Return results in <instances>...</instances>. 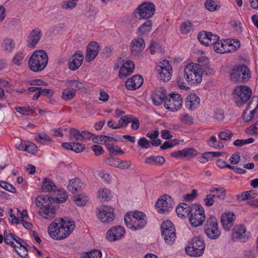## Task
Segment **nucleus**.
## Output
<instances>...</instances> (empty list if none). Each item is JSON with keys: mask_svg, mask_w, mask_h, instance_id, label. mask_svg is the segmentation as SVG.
Returning a JSON list of instances; mask_svg holds the SVG:
<instances>
[{"mask_svg": "<svg viewBox=\"0 0 258 258\" xmlns=\"http://www.w3.org/2000/svg\"><path fill=\"white\" fill-rule=\"evenodd\" d=\"M106 139H107V140H113L114 142H116L117 141V140L113 137H110L108 136H103V135H100V136H96L92 138V141L94 143H100L101 142H103Z\"/></svg>", "mask_w": 258, "mask_h": 258, "instance_id": "48", "label": "nucleus"}, {"mask_svg": "<svg viewBox=\"0 0 258 258\" xmlns=\"http://www.w3.org/2000/svg\"><path fill=\"white\" fill-rule=\"evenodd\" d=\"M162 236L165 242L169 245L174 243L176 237L175 229L171 221L167 220L161 225Z\"/></svg>", "mask_w": 258, "mask_h": 258, "instance_id": "9", "label": "nucleus"}, {"mask_svg": "<svg viewBox=\"0 0 258 258\" xmlns=\"http://www.w3.org/2000/svg\"><path fill=\"white\" fill-rule=\"evenodd\" d=\"M98 197L102 201H107L111 197V192L109 189L103 188L98 191Z\"/></svg>", "mask_w": 258, "mask_h": 258, "instance_id": "43", "label": "nucleus"}, {"mask_svg": "<svg viewBox=\"0 0 258 258\" xmlns=\"http://www.w3.org/2000/svg\"><path fill=\"white\" fill-rule=\"evenodd\" d=\"M205 6L207 10L213 12L216 10L217 5L213 0H207L205 3Z\"/></svg>", "mask_w": 258, "mask_h": 258, "instance_id": "56", "label": "nucleus"}, {"mask_svg": "<svg viewBox=\"0 0 258 258\" xmlns=\"http://www.w3.org/2000/svg\"><path fill=\"white\" fill-rule=\"evenodd\" d=\"M183 100L179 94L171 93L166 97L164 102L166 108L171 111H177L181 107Z\"/></svg>", "mask_w": 258, "mask_h": 258, "instance_id": "13", "label": "nucleus"}, {"mask_svg": "<svg viewBox=\"0 0 258 258\" xmlns=\"http://www.w3.org/2000/svg\"><path fill=\"white\" fill-rule=\"evenodd\" d=\"M135 69V64L132 61L125 62L120 68L118 76L120 78L123 79L130 75Z\"/></svg>", "mask_w": 258, "mask_h": 258, "instance_id": "22", "label": "nucleus"}, {"mask_svg": "<svg viewBox=\"0 0 258 258\" xmlns=\"http://www.w3.org/2000/svg\"><path fill=\"white\" fill-rule=\"evenodd\" d=\"M65 86L66 87L71 88L73 90L75 91L76 93L77 91L85 88V85L83 83L74 80L67 81L65 83Z\"/></svg>", "mask_w": 258, "mask_h": 258, "instance_id": "31", "label": "nucleus"}, {"mask_svg": "<svg viewBox=\"0 0 258 258\" xmlns=\"http://www.w3.org/2000/svg\"><path fill=\"white\" fill-rule=\"evenodd\" d=\"M125 233V230L122 227L114 226L107 231L106 238L110 241H116L122 238Z\"/></svg>", "mask_w": 258, "mask_h": 258, "instance_id": "17", "label": "nucleus"}, {"mask_svg": "<svg viewBox=\"0 0 258 258\" xmlns=\"http://www.w3.org/2000/svg\"><path fill=\"white\" fill-rule=\"evenodd\" d=\"M83 183L81 179L78 178H75L70 179L67 186L68 189L74 194L80 191L82 189Z\"/></svg>", "mask_w": 258, "mask_h": 258, "instance_id": "28", "label": "nucleus"}, {"mask_svg": "<svg viewBox=\"0 0 258 258\" xmlns=\"http://www.w3.org/2000/svg\"><path fill=\"white\" fill-rule=\"evenodd\" d=\"M235 219V215L232 213H225L222 215L221 218V222L226 230H229L233 226V223Z\"/></svg>", "mask_w": 258, "mask_h": 258, "instance_id": "26", "label": "nucleus"}, {"mask_svg": "<svg viewBox=\"0 0 258 258\" xmlns=\"http://www.w3.org/2000/svg\"><path fill=\"white\" fill-rule=\"evenodd\" d=\"M251 104V103H250L247 105L243 114V119L245 122H248L252 118L255 117L252 110H250Z\"/></svg>", "mask_w": 258, "mask_h": 258, "instance_id": "36", "label": "nucleus"}, {"mask_svg": "<svg viewBox=\"0 0 258 258\" xmlns=\"http://www.w3.org/2000/svg\"><path fill=\"white\" fill-rule=\"evenodd\" d=\"M159 72L158 78L163 82H167L171 79L172 70L162 69L157 70Z\"/></svg>", "mask_w": 258, "mask_h": 258, "instance_id": "32", "label": "nucleus"}, {"mask_svg": "<svg viewBox=\"0 0 258 258\" xmlns=\"http://www.w3.org/2000/svg\"><path fill=\"white\" fill-rule=\"evenodd\" d=\"M232 237L234 240H240L244 241L248 238L245 226L241 225L235 227Z\"/></svg>", "mask_w": 258, "mask_h": 258, "instance_id": "25", "label": "nucleus"}, {"mask_svg": "<svg viewBox=\"0 0 258 258\" xmlns=\"http://www.w3.org/2000/svg\"><path fill=\"white\" fill-rule=\"evenodd\" d=\"M182 156L183 157H186L189 159L193 158L194 157H196L198 154L197 151L194 149H184L182 150Z\"/></svg>", "mask_w": 258, "mask_h": 258, "instance_id": "44", "label": "nucleus"}, {"mask_svg": "<svg viewBox=\"0 0 258 258\" xmlns=\"http://www.w3.org/2000/svg\"><path fill=\"white\" fill-rule=\"evenodd\" d=\"M48 60V55L44 50H37L33 53L29 59V68L34 72L41 71L46 67Z\"/></svg>", "mask_w": 258, "mask_h": 258, "instance_id": "3", "label": "nucleus"}, {"mask_svg": "<svg viewBox=\"0 0 258 258\" xmlns=\"http://www.w3.org/2000/svg\"><path fill=\"white\" fill-rule=\"evenodd\" d=\"M77 6L76 1H66L61 3V8L64 9L72 10Z\"/></svg>", "mask_w": 258, "mask_h": 258, "instance_id": "52", "label": "nucleus"}, {"mask_svg": "<svg viewBox=\"0 0 258 258\" xmlns=\"http://www.w3.org/2000/svg\"><path fill=\"white\" fill-rule=\"evenodd\" d=\"M232 132L229 130H225L220 132L219 134V138L224 141L230 140L233 136Z\"/></svg>", "mask_w": 258, "mask_h": 258, "instance_id": "49", "label": "nucleus"}, {"mask_svg": "<svg viewBox=\"0 0 258 258\" xmlns=\"http://www.w3.org/2000/svg\"><path fill=\"white\" fill-rule=\"evenodd\" d=\"M81 132L76 128H71L69 131L70 139L71 140L76 141H81Z\"/></svg>", "mask_w": 258, "mask_h": 258, "instance_id": "42", "label": "nucleus"}, {"mask_svg": "<svg viewBox=\"0 0 258 258\" xmlns=\"http://www.w3.org/2000/svg\"><path fill=\"white\" fill-rule=\"evenodd\" d=\"M180 121L186 124H192L194 123L193 117L187 114H181L179 116Z\"/></svg>", "mask_w": 258, "mask_h": 258, "instance_id": "51", "label": "nucleus"}, {"mask_svg": "<svg viewBox=\"0 0 258 258\" xmlns=\"http://www.w3.org/2000/svg\"><path fill=\"white\" fill-rule=\"evenodd\" d=\"M100 46L98 43L95 41H92L87 47V53L86 60L90 62L93 60L97 55Z\"/></svg>", "mask_w": 258, "mask_h": 258, "instance_id": "18", "label": "nucleus"}, {"mask_svg": "<svg viewBox=\"0 0 258 258\" xmlns=\"http://www.w3.org/2000/svg\"><path fill=\"white\" fill-rule=\"evenodd\" d=\"M205 249L204 241L198 237L193 238L188 245L185 248L187 254L191 256H201L204 253Z\"/></svg>", "mask_w": 258, "mask_h": 258, "instance_id": "8", "label": "nucleus"}, {"mask_svg": "<svg viewBox=\"0 0 258 258\" xmlns=\"http://www.w3.org/2000/svg\"><path fill=\"white\" fill-rule=\"evenodd\" d=\"M25 54L22 52L16 53L12 58V61L14 64L17 66H20L22 64Z\"/></svg>", "mask_w": 258, "mask_h": 258, "instance_id": "45", "label": "nucleus"}, {"mask_svg": "<svg viewBox=\"0 0 258 258\" xmlns=\"http://www.w3.org/2000/svg\"><path fill=\"white\" fill-rule=\"evenodd\" d=\"M75 91L73 90L70 87L66 88L62 92L61 98L66 101L71 100L76 96Z\"/></svg>", "mask_w": 258, "mask_h": 258, "instance_id": "38", "label": "nucleus"}, {"mask_svg": "<svg viewBox=\"0 0 258 258\" xmlns=\"http://www.w3.org/2000/svg\"><path fill=\"white\" fill-rule=\"evenodd\" d=\"M72 57V59L69 61V67L70 70L75 71L82 65L84 59V55L81 51H77Z\"/></svg>", "mask_w": 258, "mask_h": 258, "instance_id": "19", "label": "nucleus"}, {"mask_svg": "<svg viewBox=\"0 0 258 258\" xmlns=\"http://www.w3.org/2000/svg\"><path fill=\"white\" fill-rule=\"evenodd\" d=\"M145 41L141 38L134 39L132 42L131 53L134 56H138L144 49Z\"/></svg>", "mask_w": 258, "mask_h": 258, "instance_id": "21", "label": "nucleus"}, {"mask_svg": "<svg viewBox=\"0 0 258 258\" xmlns=\"http://www.w3.org/2000/svg\"><path fill=\"white\" fill-rule=\"evenodd\" d=\"M139 146L143 149H148L150 146V142L145 137H142L138 141Z\"/></svg>", "mask_w": 258, "mask_h": 258, "instance_id": "62", "label": "nucleus"}, {"mask_svg": "<svg viewBox=\"0 0 258 258\" xmlns=\"http://www.w3.org/2000/svg\"><path fill=\"white\" fill-rule=\"evenodd\" d=\"M250 77V71L245 64L236 65L229 72L230 80L234 83H246Z\"/></svg>", "mask_w": 258, "mask_h": 258, "instance_id": "5", "label": "nucleus"}, {"mask_svg": "<svg viewBox=\"0 0 258 258\" xmlns=\"http://www.w3.org/2000/svg\"><path fill=\"white\" fill-rule=\"evenodd\" d=\"M207 37V41L206 42V45H214L217 41L219 40V37L217 35H214L213 33L210 32L208 34Z\"/></svg>", "mask_w": 258, "mask_h": 258, "instance_id": "53", "label": "nucleus"}, {"mask_svg": "<svg viewBox=\"0 0 258 258\" xmlns=\"http://www.w3.org/2000/svg\"><path fill=\"white\" fill-rule=\"evenodd\" d=\"M42 36V32L39 28L33 29L28 36L27 45L28 47L34 48L39 43Z\"/></svg>", "mask_w": 258, "mask_h": 258, "instance_id": "16", "label": "nucleus"}, {"mask_svg": "<svg viewBox=\"0 0 258 258\" xmlns=\"http://www.w3.org/2000/svg\"><path fill=\"white\" fill-rule=\"evenodd\" d=\"M0 186L11 192L15 193L16 192V188L13 185L8 182L0 181Z\"/></svg>", "mask_w": 258, "mask_h": 258, "instance_id": "58", "label": "nucleus"}, {"mask_svg": "<svg viewBox=\"0 0 258 258\" xmlns=\"http://www.w3.org/2000/svg\"><path fill=\"white\" fill-rule=\"evenodd\" d=\"M4 45L5 49L9 52L12 51L15 46L13 40L11 39H7L5 40Z\"/></svg>", "mask_w": 258, "mask_h": 258, "instance_id": "61", "label": "nucleus"}, {"mask_svg": "<svg viewBox=\"0 0 258 258\" xmlns=\"http://www.w3.org/2000/svg\"><path fill=\"white\" fill-rule=\"evenodd\" d=\"M129 123H132L131 128L134 131H137L139 129L140 125V122L139 119L135 117L133 115H130Z\"/></svg>", "mask_w": 258, "mask_h": 258, "instance_id": "57", "label": "nucleus"}, {"mask_svg": "<svg viewBox=\"0 0 258 258\" xmlns=\"http://www.w3.org/2000/svg\"><path fill=\"white\" fill-rule=\"evenodd\" d=\"M252 92L247 86H237L233 91V97L236 104L240 106L251 97Z\"/></svg>", "mask_w": 258, "mask_h": 258, "instance_id": "7", "label": "nucleus"}, {"mask_svg": "<svg viewBox=\"0 0 258 258\" xmlns=\"http://www.w3.org/2000/svg\"><path fill=\"white\" fill-rule=\"evenodd\" d=\"M192 211V206L190 207L185 203H181L176 209L178 216L181 218L189 217Z\"/></svg>", "mask_w": 258, "mask_h": 258, "instance_id": "27", "label": "nucleus"}, {"mask_svg": "<svg viewBox=\"0 0 258 258\" xmlns=\"http://www.w3.org/2000/svg\"><path fill=\"white\" fill-rule=\"evenodd\" d=\"M204 230L206 235L212 239L218 238L221 234L218 227V220L214 216H211L207 220L204 225Z\"/></svg>", "mask_w": 258, "mask_h": 258, "instance_id": "10", "label": "nucleus"}, {"mask_svg": "<svg viewBox=\"0 0 258 258\" xmlns=\"http://www.w3.org/2000/svg\"><path fill=\"white\" fill-rule=\"evenodd\" d=\"M153 23L151 20H148L144 22L138 28V31L141 35H145L150 32L152 28Z\"/></svg>", "mask_w": 258, "mask_h": 258, "instance_id": "34", "label": "nucleus"}, {"mask_svg": "<svg viewBox=\"0 0 258 258\" xmlns=\"http://www.w3.org/2000/svg\"><path fill=\"white\" fill-rule=\"evenodd\" d=\"M35 139L40 144L42 145L47 144L51 142L50 138L46 134L40 133L35 137Z\"/></svg>", "mask_w": 258, "mask_h": 258, "instance_id": "40", "label": "nucleus"}, {"mask_svg": "<svg viewBox=\"0 0 258 258\" xmlns=\"http://www.w3.org/2000/svg\"><path fill=\"white\" fill-rule=\"evenodd\" d=\"M143 83V78L139 75H135L128 79L125 82V87L130 90L139 88Z\"/></svg>", "mask_w": 258, "mask_h": 258, "instance_id": "20", "label": "nucleus"}, {"mask_svg": "<svg viewBox=\"0 0 258 258\" xmlns=\"http://www.w3.org/2000/svg\"><path fill=\"white\" fill-rule=\"evenodd\" d=\"M74 222L69 218L56 219L48 227V233L51 237L62 239L67 237L74 230Z\"/></svg>", "mask_w": 258, "mask_h": 258, "instance_id": "2", "label": "nucleus"}, {"mask_svg": "<svg viewBox=\"0 0 258 258\" xmlns=\"http://www.w3.org/2000/svg\"><path fill=\"white\" fill-rule=\"evenodd\" d=\"M42 188L44 191H54L56 187L53 182L48 178H44L42 183Z\"/></svg>", "mask_w": 258, "mask_h": 258, "instance_id": "37", "label": "nucleus"}, {"mask_svg": "<svg viewBox=\"0 0 258 258\" xmlns=\"http://www.w3.org/2000/svg\"><path fill=\"white\" fill-rule=\"evenodd\" d=\"M150 52L152 54H154L156 52H162V49L159 44L156 42L152 41L150 46Z\"/></svg>", "mask_w": 258, "mask_h": 258, "instance_id": "55", "label": "nucleus"}, {"mask_svg": "<svg viewBox=\"0 0 258 258\" xmlns=\"http://www.w3.org/2000/svg\"><path fill=\"white\" fill-rule=\"evenodd\" d=\"M132 216V218L128 213H126L124 216V221L128 228L137 230L144 228L146 225V216L144 213L136 211Z\"/></svg>", "mask_w": 258, "mask_h": 258, "instance_id": "6", "label": "nucleus"}, {"mask_svg": "<svg viewBox=\"0 0 258 258\" xmlns=\"http://www.w3.org/2000/svg\"><path fill=\"white\" fill-rule=\"evenodd\" d=\"M58 197L53 198L48 196H40L35 199L36 206L40 208L39 214L46 219H51L55 215V204L64 203L67 199V195L64 190L58 191Z\"/></svg>", "mask_w": 258, "mask_h": 258, "instance_id": "1", "label": "nucleus"}, {"mask_svg": "<svg viewBox=\"0 0 258 258\" xmlns=\"http://www.w3.org/2000/svg\"><path fill=\"white\" fill-rule=\"evenodd\" d=\"M173 204L174 203L171 197L165 195L161 196L158 199L155 206L159 213H163L171 211Z\"/></svg>", "mask_w": 258, "mask_h": 258, "instance_id": "15", "label": "nucleus"}, {"mask_svg": "<svg viewBox=\"0 0 258 258\" xmlns=\"http://www.w3.org/2000/svg\"><path fill=\"white\" fill-rule=\"evenodd\" d=\"M208 143L210 146L216 149H221L223 147V145L218 141L216 137L214 136L210 137Z\"/></svg>", "mask_w": 258, "mask_h": 258, "instance_id": "47", "label": "nucleus"}, {"mask_svg": "<svg viewBox=\"0 0 258 258\" xmlns=\"http://www.w3.org/2000/svg\"><path fill=\"white\" fill-rule=\"evenodd\" d=\"M97 216L102 223L111 222L115 218L114 209L110 206L102 205L97 209Z\"/></svg>", "mask_w": 258, "mask_h": 258, "instance_id": "14", "label": "nucleus"}, {"mask_svg": "<svg viewBox=\"0 0 258 258\" xmlns=\"http://www.w3.org/2000/svg\"><path fill=\"white\" fill-rule=\"evenodd\" d=\"M35 108L30 106L28 107H16L15 110L20 113L25 115H31L35 112Z\"/></svg>", "mask_w": 258, "mask_h": 258, "instance_id": "39", "label": "nucleus"}, {"mask_svg": "<svg viewBox=\"0 0 258 258\" xmlns=\"http://www.w3.org/2000/svg\"><path fill=\"white\" fill-rule=\"evenodd\" d=\"M130 119V115H125L122 116L118 120V123L117 126L119 128L126 126L129 123Z\"/></svg>", "mask_w": 258, "mask_h": 258, "instance_id": "60", "label": "nucleus"}, {"mask_svg": "<svg viewBox=\"0 0 258 258\" xmlns=\"http://www.w3.org/2000/svg\"><path fill=\"white\" fill-rule=\"evenodd\" d=\"M203 71L200 64L191 62L188 64L184 70V77L190 85H196L202 81Z\"/></svg>", "mask_w": 258, "mask_h": 258, "instance_id": "4", "label": "nucleus"}, {"mask_svg": "<svg viewBox=\"0 0 258 258\" xmlns=\"http://www.w3.org/2000/svg\"><path fill=\"white\" fill-rule=\"evenodd\" d=\"M192 27V23L189 21H187L181 23L180 30L182 34L186 35L189 33Z\"/></svg>", "mask_w": 258, "mask_h": 258, "instance_id": "41", "label": "nucleus"}, {"mask_svg": "<svg viewBox=\"0 0 258 258\" xmlns=\"http://www.w3.org/2000/svg\"><path fill=\"white\" fill-rule=\"evenodd\" d=\"M166 92L165 89L160 88L154 91L151 95V98L155 105H160L166 99Z\"/></svg>", "mask_w": 258, "mask_h": 258, "instance_id": "23", "label": "nucleus"}, {"mask_svg": "<svg viewBox=\"0 0 258 258\" xmlns=\"http://www.w3.org/2000/svg\"><path fill=\"white\" fill-rule=\"evenodd\" d=\"M145 162L151 165H161L165 162V159L161 156H152L147 157Z\"/></svg>", "mask_w": 258, "mask_h": 258, "instance_id": "30", "label": "nucleus"}, {"mask_svg": "<svg viewBox=\"0 0 258 258\" xmlns=\"http://www.w3.org/2000/svg\"><path fill=\"white\" fill-rule=\"evenodd\" d=\"M221 155V152H209L204 153L202 156L199 158L200 162L203 164L206 163L210 159L215 157H219Z\"/></svg>", "mask_w": 258, "mask_h": 258, "instance_id": "35", "label": "nucleus"}, {"mask_svg": "<svg viewBox=\"0 0 258 258\" xmlns=\"http://www.w3.org/2000/svg\"><path fill=\"white\" fill-rule=\"evenodd\" d=\"M210 33V32L207 31H203L199 33L198 35V38L199 41L203 44L206 45V42L207 41V37L208 36V34Z\"/></svg>", "mask_w": 258, "mask_h": 258, "instance_id": "59", "label": "nucleus"}, {"mask_svg": "<svg viewBox=\"0 0 258 258\" xmlns=\"http://www.w3.org/2000/svg\"><path fill=\"white\" fill-rule=\"evenodd\" d=\"M200 102V99L197 95L190 94L186 97L185 105L187 108L192 110L199 106Z\"/></svg>", "mask_w": 258, "mask_h": 258, "instance_id": "24", "label": "nucleus"}, {"mask_svg": "<svg viewBox=\"0 0 258 258\" xmlns=\"http://www.w3.org/2000/svg\"><path fill=\"white\" fill-rule=\"evenodd\" d=\"M102 253L100 250L94 249L84 253V258H101Z\"/></svg>", "mask_w": 258, "mask_h": 258, "instance_id": "46", "label": "nucleus"}, {"mask_svg": "<svg viewBox=\"0 0 258 258\" xmlns=\"http://www.w3.org/2000/svg\"><path fill=\"white\" fill-rule=\"evenodd\" d=\"M245 132L246 134L250 135H258V120L254 124L246 128L245 129Z\"/></svg>", "mask_w": 258, "mask_h": 258, "instance_id": "50", "label": "nucleus"}, {"mask_svg": "<svg viewBox=\"0 0 258 258\" xmlns=\"http://www.w3.org/2000/svg\"><path fill=\"white\" fill-rule=\"evenodd\" d=\"M214 49L216 52L219 53H225L232 52L234 49L232 48L230 49L228 41L219 42L217 41L214 45Z\"/></svg>", "mask_w": 258, "mask_h": 258, "instance_id": "29", "label": "nucleus"}, {"mask_svg": "<svg viewBox=\"0 0 258 258\" xmlns=\"http://www.w3.org/2000/svg\"><path fill=\"white\" fill-rule=\"evenodd\" d=\"M14 240H15L18 244L20 245L19 249L21 250L22 247L24 249V252L23 253L19 252L18 250H16L17 253L22 257H25L28 254V249L27 248V244L24 245L26 243L20 237L14 235Z\"/></svg>", "mask_w": 258, "mask_h": 258, "instance_id": "33", "label": "nucleus"}, {"mask_svg": "<svg viewBox=\"0 0 258 258\" xmlns=\"http://www.w3.org/2000/svg\"><path fill=\"white\" fill-rule=\"evenodd\" d=\"M216 197L215 195L208 194L206 196V198L204 199L205 205L208 207L212 206L214 203V198Z\"/></svg>", "mask_w": 258, "mask_h": 258, "instance_id": "63", "label": "nucleus"}, {"mask_svg": "<svg viewBox=\"0 0 258 258\" xmlns=\"http://www.w3.org/2000/svg\"><path fill=\"white\" fill-rule=\"evenodd\" d=\"M25 151L29 153L36 154L38 152L37 147L32 143L26 145Z\"/></svg>", "mask_w": 258, "mask_h": 258, "instance_id": "64", "label": "nucleus"}, {"mask_svg": "<svg viewBox=\"0 0 258 258\" xmlns=\"http://www.w3.org/2000/svg\"><path fill=\"white\" fill-rule=\"evenodd\" d=\"M190 224L194 227L201 226L205 220L204 208L199 205H192V211L189 217Z\"/></svg>", "mask_w": 258, "mask_h": 258, "instance_id": "12", "label": "nucleus"}, {"mask_svg": "<svg viewBox=\"0 0 258 258\" xmlns=\"http://www.w3.org/2000/svg\"><path fill=\"white\" fill-rule=\"evenodd\" d=\"M156 10L155 6L150 2L141 4L136 9L135 13L139 15V19H147L153 17Z\"/></svg>", "mask_w": 258, "mask_h": 258, "instance_id": "11", "label": "nucleus"}, {"mask_svg": "<svg viewBox=\"0 0 258 258\" xmlns=\"http://www.w3.org/2000/svg\"><path fill=\"white\" fill-rule=\"evenodd\" d=\"M88 200V199L87 197L84 196L83 195H79L74 200V202L78 206H83L86 204Z\"/></svg>", "mask_w": 258, "mask_h": 258, "instance_id": "54", "label": "nucleus"}]
</instances>
